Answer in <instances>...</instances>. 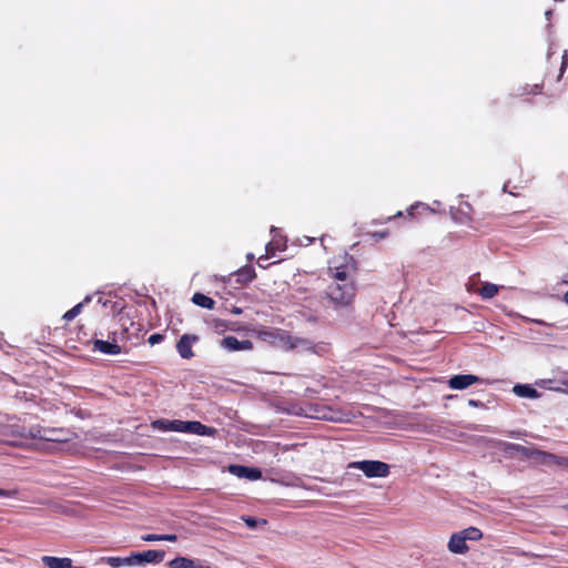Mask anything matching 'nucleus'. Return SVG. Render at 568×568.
<instances>
[{
	"label": "nucleus",
	"instance_id": "1",
	"mask_svg": "<svg viewBox=\"0 0 568 568\" xmlns=\"http://www.w3.org/2000/svg\"><path fill=\"white\" fill-rule=\"evenodd\" d=\"M305 415L311 418L334 423H347L355 417V414L351 409L335 407L324 403L308 404Z\"/></svg>",
	"mask_w": 568,
	"mask_h": 568
},
{
	"label": "nucleus",
	"instance_id": "2",
	"mask_svg": "<svg viewBox=\"0 0 568 568\" xmlns=\"http://www.w3.org/2000/svg\"><path fill=\"white\" fill-rule=\"evenodd\" d=\"M325 293L335 310L349 308L354 304L357 286L355 282L331 283Z\"/></svg>",
	"mask_w": 568,
	"mask_h": 568
},
{
	"label": "nucleus",
	"instance_id": "3",
	"mask_svg": "<svg viewBox=\"0 0 568 568\" xmlns=\"http://www.w3.org/2000/svg\"><path fill=\"white\" fill-rule=\"evenodd\" d=\"M252 332L258 339L285 351L293 349L303 342L300 338L291 336L287 332L281 328L264 327L260 329H253Z\"/></svg>",
	"mask_w": 568,
	"mask_h": 568
},
{
	"label": "nucleus",
	"instance_id": "4",
	"mask_svg": "<svg viewBox=\"0 0 568 568\" xmlns=\"http://www.w3.org/2000/svg\"><path fill=\"white\" fill-rule=\"evenodd\" d=\"M30 436L45 442L65 443L70 440L71 433L63 428H50L38 425L30 428Z\"/></svg>",
	"mask_w": 568,
	"mask_h": 568
},
{
	"label": "nucleus",
	"instance_id": "5",
	"mask_svg": "<svg viewBox=\"0 0 568 568\" xmlns=\"http://www.w3.org/2000/svg\"><path fill=\"white\" fill-rule=\"evenodd\" d=\"M173 429L178 433L195 434L200 436L214 437L217 434V429L214 427L206 426L197 420H179L174 419Z\"/></svg>",
	"mask_w": 568,
	"mask_h": 568
},
{
	"label": "nucleus",
	"instance_id": "6",
	"mask_svg": "<svg viewBox=\"0 0 568 568\" xmlns=\"http://www.w3.org/2000/svg\"><path fill=\"white\" fill-rule=\"evenodd\" d=\"M506 452L511 456L516 455L518 457L527 458V459L541 458V462H557L556 456H554L551 454H546L544 452L535 449L534 447H527V446L517 445V444H509L506 448Z\"/></svg>",
	"mask_w": 568,
	"mask_h": 568
},
{
	"label": "nucleus",
	"instance_id": "7",
	"mask_svg": "<svg viewBox=\"0 0 568 568\" xmlns=\"http://www.w3.org/2000/svg\"><path fill=\"white\" fill-rule=\"evenodd\" d=\"M328 271L331 273V277L333 278L332 283H347L355 282L354 273L355 267L348 264L341 265H329Z\"/></svg>",
	"mask_w": 568,
	"mask_h": 568
},
{
	"label": "nucleus",
	"instance_id": "8",
	"mask_svg": "<svg viewBox=\"0 0 568 568\" xmlns=\"http://www.w3.org/2000/svg\"><path fill=\"white\" fill-rule=\"evenodd\" d=\"M200 341L196 334H183L176 342V352L183 359H191L194 357L192 346Z\"/></svg>",
	"mask_w": 568,
	"mask_h": 568
},
{
	"label": "nucleus",
	"instance_id": "9",
	"mask_svg": "<svg viewBox=\"0 0 568 568\" xmlns=\"http://www.w3.org/2000/svg\"><path fill=\"white\" fill-rule=\"evenodd\" d=\"M358 468L366 477H386L389 474L388 464H349Z\"/></svg>",
	"mask_w": 568,
	"mask_h": 568
},
{
	"label": "nucleus",
	"instance_id": "10",
	"mask_svg": "<svg viewBox=\"0 0 568 568\" xmlns=\"http://www.w3.org/2000/svg\"><path fill=\"white\" fill-rule=\"evenodd\" d=\"M226 469L239 478H245L248 480H257L262 478L261 470L255 467H246L241 464H230Z\"/></svg>",
	"mask_w": 568,
	"mask_h": 568
},
{
	"label": "nucleus",
	"instance_id": "11",
	"mask_svg": "<svg viewBox=\"0 0 568 568\" xmlns=\"http://www.w3.org/2000/svg\"><path fill=\"white\" fill-rule=\"evenodd\" d=\"M221 347L229 352L252 351L253 343L250 339L239 341L235 336L229 335L221 339Z\"/></svg>",
	"mask_w": 568,
	"mask_h": 568
},
{
	"label": "nucleus",
	"instance_id": "12",
	"mask_svg": "<svg viewBox=\"0 0 568 568\" xmlns=\"http://www.w3.org/2000/svg\"><path fill=\"white\" fill-rule=\"evenodd\" d=\"M479 382V377L476 376V375H471V374H466V375H462V374H458V375H454L449 378L448 381V386L452 388V389H465L469 386H471L473 384H476Z\"/></svg>",
	"mask_w": 568,
	"mask_h": 568
},
{
	"label": "nucleus",
	"instance_id": "13",
	"mask_svg": "<svg viewBox=\"0 0 568 568\" xmlns=\"http://www.w3.org/2000/svg\"><path fill=\"white\" fill-rule=\"evenodd\" d=\"M138 556V566L144 564H160L163 561L165 552L162 550H146L143 552H135Z\"/></svg>",
	"mask_w": 568,
	"mask_h": 568
},
{
	"label": "nucleus",
	"instance_id": "14",
	"mask_svg": "<svg viewBox=\"0 0 568 568\" xmlns=\"http://www.w3.org/2000/svg\"><path fill=\"white\" fill-rule=\"evenodd\" d=\"M93 351L100 352L106 355H118L121 353V346L115 342L94 339Z\"/></svg>",
	"mask_w": 568,
	"mask_h": 568
},
{
	"label": "nucleus",
	"instance_id": "15",
	"mask_svg": "<svg viewBox=\"0 0 568 568\" xmlns=\"http://www.w3.org/2000/svg\"><path fill=\"white\" fill-rule=\"evenodd\" d=\"M465 537L460 531L455 532L450 536L448 541V549L453 554H465L468 550Z\"/></svg>",
	"mask_w": 568,
	"mask_h": 568
},
{
	"label": "nucleus",
	"instance_id": "16",
	"mask_svg": "<svg viewBox=\"0 0 568 568\" xmlns=\"http://www.w3.org/2000/svg\"><path fill=\"white\" fill-rule=\"evenodd\" d=\"M42 562L48 568H72V560L70 558H59L52 556H43Z\"/></svg>",
	"mask_w": 568,
	"mask_h": 568
},
{
	"label": "nucleus",
	"instance_id": "17",
	"mask_svg": "<svg viewBox=\"0 0 568 568\" xmlns=\"http://www.w3.org/2000/svg\"><path fill=\"white\" fill-rule=\"evenodd\" d=\"M192 302L195 305L201 306L206 310H213L215 306V301L213 298H211L210 296L204 295L202 293H195L192 296Z\"/></svg>",
	"mask_w": 568,
	"mask_h": 568
},
{
	"label": "nucleus",
	"instance_id": "18",
	"mask_svg": "<svg viewBox=\"0 0 568 568\" xmlns=\"http://www.w3.org/2000/svg\"><path fill=\"white\" fill-rule=\"evenodd\" d=\"M514 393L519 397L537 398L539 396L536 388L530 385H516Z\"/></svg>",
	"mask_w": 568,
	"mask_h": 568
},
{
	"label": "nucleus",
	"instance_id": "19",
	"mask_svg": "<svg viewBox=\"0 0 568 568\" xmlns=\"http://www.w3.org/2000/svg\"><path fill=\"white\" fill-rule=\"evenodd\" d=\"M170 568H203L197 566L194 560L185 557H176L169 562Z\"/></svg>",
	"mask_w": 568,
	"mask_h": 568
},
{
	"label": "nucleus",
	"instance_id": "20",
	"mask_svg": "<svg viewBox=\"0 0 568 568\" xmlns=\"http://www.w3.org/2000/svg\"><path fill=\"white\" fill-rule=\"evenodd\" d=\"M499 291V287L496 284L493 283H484L481 287L479 288V295L484 300L493 298L497 295Z\"/></svg>",
	"mask_w": 568,
	"mask_h": 568
},
{
	"label": "nucleus",
	"instance_id": "21",
	"mask_svg": "<svg viewBox=\"0 0 568 568\" xmlns=\"http://www.w3.org/2000/svg\"><path fill=\"white\" fill-rule=\"evenodd\" d=\"M90 301H91V297H90V296H87V297L83 300V302L78 303V304H77V305H74L71 310H69L68 312H65V313L63 314L62 318H63V320H65V321H68V322H69V321H72L74 317H77V316L81 313V311H82V308H83V305H84L85 303H89Z\"/></svg>",
	"mask_w": 568,
	"mask_h": 568
},
{
	"label": "nucleus",
	"instance_id": "22",
	"mask_svg": "<svg viewBox=\"0 0 568 568\" xmlns=\"http://www.w3.org/2000/svg\"><path fill=\"white\" fill-rule=\"evenodd\" d=\"M172 425H174V419L169 420V419H164V418L156 419V420L152 422V424H151L153 429H158V430H162V432H174Z\"/></svg>",
	"mask_w": 568,
	"mask_h": 568
},
{
	"label": "nucleus",
	"instance_id": "23",
	"mask_svg": "<svg viewBox=\"0 0 568 568\" xmlns=\"http://www.w3.org/2000/svg\"><path fill=\"white\" fill-rule=\"evenodd\" d=\"M460 534L465 537L466 541L467 540L476 541V540L481 539V537H483V532L476 527H468L464 530H460Z\"/></svg>",
	"mask_w": 568,
	"mask_h": 568
},
{
	"label": "nucleus",
	"instance_id": "24",
	"mask_svg": "<svg viewBox=\"0 0 568 568\" xmlns=\"http://www.w3.org/2000/svg\"><path fill=\"white\" fill-rule=\"evenodd\" d=\"M138 556L135 552L131 554V556L122 558V567H134L138 566Z\"/></svg>",
	"mask_w": 568,
	"mask_h": 568
},
{
	"label": "nucleus",
	"instance_id": "25",
	"mask_svg": "<svg viewBox=\"0 0 568 568\" xmlns=\"http://www.w3.org/2000/svg\"><path fill=\"white\" fill-rule=\"evenodd\" d=\"M101 560L105 561L112 568L122 567V558L121 557H105V558H102Z\"/></svg>",
	"mask_w": 568,
	"mask_h": 568
},
{
	"label": "nucleus",
	"instance_id": "26",
	"mask_svg": "<svg viewBox=\"0 0 568 568\" xmlns=\"http://www.w3.org/2000/svg\"><path fill=\"white\" fill-rule=\"evenodd\" d=\"M568 67V52L567 51H564L562 55H561V64H560V70H559V74H558V81L561 79V77L564 75L566 69Z\"/></svg>",
	"mask_w": 568,
	"mask_h": 568
},
{
	"label": "nucleus",
	"instance_id": "27",
	"mask_svg": "<svg viewBox=\"0 0 568 568\" xmlns=\"http://www.w3.org/2000/svg\"><path fill=\"white\" fill-rule=\"evenodd\" d=\"M165 338V335L164 334H161V333H154L152 335L149 336L148 338V342L151 346L155 345V344H159V343H162Z\"/></svg>",
	"mask_w": 568,
	"mask_h": 568
},
{
	"label": "nucleus",
	"instance_id": "28",
	"mask_svg": "<svg viewBox=\"0 0 568 568\" xmlns=\"http://www.w3.org/2000/svg\"><path fill=\"white\" fill-rule=\"evenodd\" d=\"M542 84H534V85H527L524 88V93L526 94H539L541 93Z\"/></svg>",
	"mask_w": 568,
	"mask_h": 568
},
{
	"label": "nucleus",
	"instance_id": "29",
	"mask_svg": "<svg viewBox=\"0 0 568 568\" xmlns=\"http://www.w3.org/2000/svg\"><path fill=\"white\" fill-rule=\"evenodd\" d=\"M141 539L143 541H162V535H156V534H148V535H143L141 537Z\"/></svg>",
	"mask_w": 568,
	"mask_h": 568
},
{
	"label": "nucleus",
	"instance_id": "30",
	"mask_svg": "<svg viewBox=\"0 0 568 568\" xmlns=\"http://www.w3.org/2000/svg\"><path fill=\"white\" fill-rule=\"evenodd\" d=\"M419 207H422L423 210H427L428 209V206H426V205H424L422 203H416L414 205H410V207L407 210V216L414 217L415 211L417 209H419Z\"/></svg>",
	"mask_w": 568,
	"mask_h": 568
},
{
	"label": "nucleus",
	"instance_id": "31",
	"mask_svg": "<svg viewBox=\"0 0 568 568\" xmlns=\"http://www.w3.org/2000/svg\"><path fill=\"white\" fill-rule=\"evenodd\" d=\"M243 520L248 528H255L257 525V520L253 517H243Z\"/></svg>",
	"mask_w": 568,
	"mask_h": 568
},
{
	"label": "nucleus",
	"instance_id": "32",
	"mask_svg": "<svg viewBox=\"0 0 568 568\" xmlns=\"http://www.w3.org/2000/svg\"><path fill=\"white\" fill-rule=\"evenodd\" d=\"M176 539H178V536L174 534L162 535V540H165V541H176Z\"/></svg>",
	"mask_w": 568,
	"mask_h": 568
},
{
	"label": "nucleus",
	"instance_id": "33",
	"mask_svg": "<svg viewBox=\"0 0 568 568\" xmlns=\"http://www.w3.org/2000/svg\"><path fill=\"white\" fill-rule=\"evenodd\" d=\"M468 405L473 407H484V404L480 400L469 399Z\"/></svg>",
	"mask_w": 568,
	"mask_h": 568
},
{
	"label": "nucleus",
	"instance_id": "34",
	"mask_svg": "<svg viewBox=\"0 0 568 568\" xmlns=\"http://www.w3.org/2000/svg\"><path fill=\"white\" fill-rule=\"evenodd\" d=\"M559 383H560L561 386H564L568 390V374L565 375L564 377H561L559 379Z\"/></svg>",
	"mask_w": 568,
	"mask_h": 568
},
{
	"label": "nucleus",
	"instance_id": "35",
	"mask_svg": "<svg viewBox=\"0 0 568 568\" xmlns=\"http://www.w3.org/2000/svg\"><path fill=\"white\" fill-rule=\"evenodd\" d=\"M13 494L11 491L4 490V489H0V497H10Z\"/></svg>",
	"mask_w": 568,
	"mask_h": 568
},
{
	"label": "nucleus",
	"instance_id": "36",
	"mask_svg": "<svg viewBox=\"0 0 568 568\" xmlns=\"http://www.w3.org/2000/svg\"><path fill=\"white\" fill-rule=\"evenodd\" d=\"M400 216H403V212H402V211H398V212H397L396 214H394L393 216H389V217L387 219V221H390V220H393V219L400 217Z\"/></svg>",
	"mask_w": 568,
	"mask_h": 568
},
{
	"label": "nucleus",
	"instance_id": "37",
	"mask_svg": "<svg viewBox=\"0 0 568 568\" xmlns=\"http://www.w3.org/2000/svg\"><path fill=\"white\" fill-rule=\"evenodd\" d=\"M266 251H267V253H268V254H272V255L274 254V251H273V247H272V244H271V243H270V244H267V246H266Z\"/></svg>",
	"mask_w": 568,
	"mask_h": 568
},
{
	"label": "nucleus",
	"instance_id": "38",
	"mask_svg": "<svg viewBox=\"0 0 568 568\" xmlns=\"http://www.w3.org/2000/svg\"><path fill=\"white\" fill-rule=\"evenodd\" d=\"M562 283L568 285V273L564 275Z\"/></svg>",
	"mask_w": 568,
	"mask_h": 568
},
{
	"label": "nucleus",
	"instance_id": "39",
	"mask_svg": "<svg viewBox=\"0 0 568 568\" xmlns=\"http://www.w3.org/2000/svg\"><path fill=\"white\" fill-rule=\"evenodd\" d=\"M564 302L568 304V291L564 294Z\"/></svg>",
	"mask_w": 568,
	"mask_h": 568
},
{
	"label": "nucleus",
	"instance_id": "40",
	"mask_svg": "<svg viewBox=\"0 0 568 568\" xmlns=\"http://www.w3.org/2000/svg\"><path fill=\"white\" fill-rule=\"evenodd\" d=\"M374 235L383 239L386 236V233H375Z\"/></svg>",
	"mask_w": 568,
	"mask_h": 568
},
{
	"label": "nucleus",
	"instance_id": "41",
	"mask_svg": "<svg viewBox=\"0 0 568 568\" xmlns=\"http://www.w3.org/2000/svg\"><path fill=\"white\" fill-rule=\"evenodd\" d=\"M546 16H547V18L549 19V18H550V16H551V11H547V12H546Z\"/></svg>",
	"mask_w": 568,
	"mask_h": 568
},
{
	"label": "nucleus",
	"instance_id": "42",
	"mask_svg": "<svg viewBox=\"0 0 568 568\" xmlns=\"http://www.w3.org/2000/svg\"><path fill=\"white\" fill-rule=\"evenodd\" d=\"M364 462H365V463H368L369 460H368V459H365Z\"/></svg>",
	"mask_w": 568,
	"mask_h": 568
}]
</instances>
